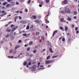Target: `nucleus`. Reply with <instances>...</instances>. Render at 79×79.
<instances>
[{
	"label": "nucleus",
	"mask_w": 79,
	"mask_h": 79,
	"mask_svg": "<svg viewBox=\"0 0 79 79\" xmlns=\"http://www.w3.org/2000/svg\"><path fill=\"white\" fill-rule=\"evenodd\" d=\"M52 60H46L45 61V64H48L52 62Z\"/></svg>",
	"instance_id": "f257e3e1"
},
{
	"label": "nucleus",
	"mask_w": 79,
	"mask_h": 79,
	"mask_svg": "<svg viewBox=\"0 0 79 79\" xmlns=\"http://www.w3.org/2000/svg\"><path fill=\"white\" fill-rule=\"evenodd\" d=\"M37 66L35 65L32 66H31V70L32 71H35V68Z\"/></svg>",
	"instance_id": "f03ea898"
},
{
	"label": "nucleus",
	"mask_w": 79,
	"mask_h": 79,
	"mask_svg": "<svg viewBox=\"0 0 79 79\" xmlns=\"http://www.w3.org/2000/svg\"><path fill=\"white\" fill-rule=\"evenodd\" d=\"M65 13H67V14L71 13V11H70V10H69V9H67L66 10H65Z\"/></svg>",
	"instance_id": "7ed1b4c3"
},
{
	"label": "nucleus",
	"mask_w": 79,
	"mask_h": 79,
	"mask_svg": "<svg viewBox=\"0 0 79 79\" xmlns=\"http://www.w3.org/2000/svg\"><path fill=\"white\" fill-rule=\"evenodd\" d=\"M49 51L51 53H53V51L52 50V47H50L49 48Z\"/></svg>",
	"instance_id": "20e7f679"
},
{
	"label": "nucleus",
	"mask_w": 79,
	"mask_h": 79,
	"mask_svg": "<svg viewBox=\"0 0 79 79\" xmlns=\"http://www.w3.org/2000/svg\"><path fill=\"white\" fill-rule=\"evenodd\" d=\"M17 28H18V26H16V27H15V28H14V29H12V31L13 32V31H15V30H16L17 29Z\"/></svg>",
	"instance_id": "39448f33"
},
{
	"label": "nucleus",
	"mask_w": 79,
	"mask_h": 79,
	"mask_svg": "<svg viewBox=\"0 0 79 79\" xmlns=\"http://www.w3.org/2000/svg\"><path fill=\"white\" fill-rule=\"evenodd\" d=\"M20 23L25 24L26 23V21H20Z\"/></svg>",
	"instance_id": "423d86ee"
},
{
	"label": "nucleus",
	"mask_w": 79,
	"mask_h": 79,
	"mask_svg": "<svg viewBox=\"0 0 79 79\" xmlns=\"http://www.w3.org/2000/svg\"><path fill=\"white\" fill-rule=\"evenodd\" d=\"M31 18H32L34 19H36V16L33 15L32 16H31Z\"/></svg>",
	"instance_id": "0eeeda50"
},
{
	"label": "nucleus",
	"mask_w": 79,
	"mask_h": 79,
	"mask_svg": "<svg viewBox=\"0 0 79 79\" xmlns=\"http://www.w3.org/2000/svg\"><path fill=\"white\" fill-rule=\"evenodd\" d=\"M57 33V30H55V31H54L53 32V37L54 36V35L56 33Z\"/></svg>",
	"instance_id": "6e6552de"
},
{
	"label": "nucleus",
	"mask_w": 79,
	"mask_h": 79,
	"mask_svg": "<svg viewBox=\"0 0 79 79\" xmlns=\"http://www.w3.org/2000/svg\"><path fill=\"white\" fill-rule=\"evenodd\" d=\"M20 47V46L19 45H18V46H16V47H15V50H16L18 48H19Z\"/></svg>",
	"instance_id": "1a4fd4ad"
},
{
	"label": "nucleus",
	"mask_w": 79,
	"mask_h": 79,
	"mask_svg": "<svg viewBox=\"0 0 79 79\" xmlns=\"http://www.w3.org/2000/svg\"><path fill=\"white\" fill-rule=\"evenodd\" d=\"M35 22L36 23H37L38 24L40 23V21H39L38 20H35Z\"/></svg>",
	"instance_id": "9d476101"
},
{
	"label": "nucleus",
	"mask_w": 79,
	"mask_h": 79,
	"mask_svg": "<svg viewBox=\"0 0 79 79\" xmlns=\"http://www.w3.org/2000/svg\"><path fill=\"white\" fill-rule=\"evenodd\" d=\"M11 6V4H8L6 5V7H9V6Z\"/></svg>",
	"instance_id": "9b49d317"
},
{
	"label": "nucleus",
	"mask_w": 79,
	"mask_h": 79,
	"mask_svg": "<svg viewBox=\"0 0 79 79\" xmlns=\"http://www.w3.org/2000/svg\"><path fill=\"white\" fill-rule=\"evenodd\" d=\"M8 3L7 2H4L3 3V4L2 5V6H5V5H6V4H7Z\"/></svg>",
	"instance_id": "f8f14e48"
},
{
	"label": "nucleus",
	"mask_w": 79,
	"mask_h": 79,
	"mask_svg": "<svg viewBox=\"0 0 79 79\" xmlns=\"http://www.w3.org/2000/svg\"><path fill=\"white\" fill-rule=\"evenodd\" d=\"M67 0H64L63 1V3L64 4H67Z\"/></svg>",
	"instance_id": "ddd939ff"
},
{
	"label": "nucleus",
	"mask_w": 79,
	"mask_h": 79,
	"mask_svg": "<svg viewBox=\"0 0 79 79\" xmlns=\"http://www.w3.org/2000/svg\"><path fill=\"white\" fill-rule=\"evenodd\" d=\"M29 55V53L27 54V56H33V54H31L30 55Z\"/></svg>",
	"instance_id": "4468645a"
},
{
	"label": "nucleus",
	"mask_w": 79,
	"mask_h": 79,
	"mask_svg": "<svg viewBox=\"0 0 79 79\" xmlns=\"http://www.w3.org/2000/svg\"><path fill=\"white\" fill-rule=\"evenodd\" d=\"M13 52V50H12V49H11L10 50V51H9V53L11 54Z\"/></svg>",
	"instance_id": "2eb2a0df"
},
{
	"label": "nucleus",
	"mask_w": 79,
	"mask_h": 79,
	"mask_svg": "<svg viewBox=\"0 0 79 79\" xmlns=\"http://www.w3.org/2000/svg\"><path fill=\"white\" fill-rule=\"evenodd\" d=\"M67 20L69 21H71V18H67Z\"/></svg>",
	"instance_id": "dca6fc26"
},
{
	"label": "nucleus",
	"mask_w": 79,
	"mask_h": 79,
	"mask_svg": "<svg viewBox=\"0 0 79 79\" xmlns=\"http://www.w3.org/2000/svg\"><path fill=\"white\" fill-rule=\"evenodd\" d=\"M68 29V27L67 26L65 27V31H67Z\"/></svg>",
	"instance_id": "f3484780"
},
{
	"label": "nucleus",
	"mask_w": 79,
	"mask_h": 79,
	"mask_svg": "<svg viewBox=\"0 0 79 79\" xmlns=\"http://www.w3.org/2000/svg\"><path fill=\"white\" fill-rule=\"evenodd\" d=\"M40 33L39 32H35V35H37L39 34Z\"/></svg>",
	"instance_id": "a211bd4d"
},
{
	"label": "nucleus",
	"mask_w": 79,
	"mask_h": 79,
	"mask_svg": "<svg viewBox=\"0 0 79 79\" xmlns=\"http://www.w3.org/2000/svg\"><path fill=\"white\" fill-rule=\"evenodd\" d=\"M58 56H52V58H55L56 57H57Z\"/></svg>",
	"instance_id": "6ab92c4d"
},
{
	"label": "nucleus",
	"mask_w": 79,
	"mask_h": 79,
	"mask_svg": "<svg viewBox=\"0 0 79 79\" xmlns=\"http://www.w3.org/2000/svg\"><path fill=\"white\" fill-rule=\"evenodd\" d=\"M60 21L62 22H64V18H62L60 19Z\"/></svg>",
	"instance_id": "aec40b11"
},
{
	"label": "nucleus",
	"mask_w": 79,
	"mask_h": 79,
	"mask_svg": "<svg viewBox=\"0 0 79 79\" xmlns=\"http://www.w3.org/2000/svg\"><path fill=\"white\" fill-rule=\"evenodd\" d=\"M30 47L28 48H27V51H30Z\"/></svg>",
	"instance_id": "412c9836"
},
{
	"label": "nucleus",
	"mask_w": 79,
	"mask_h": 79,
	"mask_svg": "<svg viewBox=\"0 0 79 79\" xmlns=\"http://www.w3.org/2000/svg\"><path fill=\"white\" fill-rule=\"evenodd\" d=\"M14 27V25H13V24L10 25V28H11L12 29L13 28L12 27Z\"/></svg>",
	"instance_id": "4be33fe9"
},
{
	"label": "nucleus",
	"mask_w": 79,
	"mask_h": 79,
	"mask_svg": "<svg viewBox=\"0 0 79 79\" xmlns=\"http://www.w3.org/2000/svg\"><path fill=\"white\" fill-rule=\"evenodd\" d=\"M33 42H31L29 43V45H31L32 44Z\"/></svg>",
	"instance_id": "5701e85b"
},
{
	"label": "nucleus",
	"mask_w": 79,
	"mask_h": 79,
	"mask_svg": "<svg viewBox=\"0 0 79 79\" xmlns=\"http://www.w3.org/2000/svg\"><path fill=\"white\" fill-rule=\"evenodd\" d=\"M29 26H27V28H26V30H28L29 29Z\"/></svg>",
	"instance_id": "b1692460"
},
{
	"label": "nucleus",
	"mask_w": 79,
	"mask_h": 79,
	"mask_svg": "<svg viewBox=\"0 0 79 79\" xmlns=\"http://www.w3.org/2000/svg\"><path fill=\"white\" fill-rule=\"evenodd\" d=\"M50 58V56H48L46 58V59H47V60H48V59H49V58Z\"/></svg>",
	"instance_id": "393cba45"
},
{
	"label": "nucleus",
	"mask_w": 79,
	"mask_h": 79,
	"mask_svg": "<svg viewBox=\"0 0 79 79\" xmlns=\"http://www.w3.org/2000/svg\"><path fill=\"white\" fill-rule=\"evenodd\" d=\"M40 62H39L37 64V65H38V66H37V68H38L39 67V65H40Z\"/></svg>",
	"instance_id": "a878e982"
},
{
	"label": "nucleus",
	"mask_w": 79,
	"mask_h": 79,
	"mask_svg": "<svg viewBox=\"0 0 79 79\" xmlns=\"http://www.w3.org/2000/svg\"><path fill=\"white\" fill-rule=\"evenodd\" d=\"M9 30V28H7V30H6V31H8V32H10V29L9 30Z\"/></svg>",
	"instance_id": "bb28decb"
},
{
	"label": "nucleus",
	"mask_w": 79,
	"mask_h": 79,
	"mask_svg": "<svg viewBox=\"0 0 79 79\" xmlns=\"http://www.w3.org/2000/svg\"><path fill=\"white\" fill-rule=\"evenodd\" d=\"M9 36H10L9 35H7L6 36V38H8L9 37Z\"/></svg>",
	"instance_id": "cd10ccee"
},
{
	"label": "nucleus",
	"mask_w": 79,
	"mask_h": 79,
	"mask_svg": "<svg viewBox=\"0 0 79 79\" xmlns=\"http://www.w3.org/2000/svg\"><path fill=\"white\" fill-rule=\"evenodd\" d=\"M77 14V12L76 11H74V15H76Z\"/></svg>",
	"instance_id": "c85d7f7f"
},
{
	"label": "nucleus",
	"mask_w": 79,
	"mask_h": 79,
	"mask_svg": "<svg viewBox=\"0 0 79 79\" xmlns=\"http://www.w3.org/2000/svg\"><path fill=\"white\" fill-rule=\"evenodd\" d=\"M49 1V0H46V3H48Z\"/></svg>",
	"instance_id": "c756f323"
},
{
	"label": "nucleus",
	"mask_w": 79,
	"mask_h": 79,
	"mask_svg": "<svg viewBox=\"0 0 79 79\" xmlns=\"http://www.w3.org/2000/svg\"><path fill=\"white\" fill-rule=\"evenodd\" d=\"M19 2H24V0H19Z\"/></svg>",
	"instance_id": "7c9ffc66"
},
{
	"label": "nucleus",
	"mask_w": 79,
	"mask_h": 79,
	"mask_svg": "<svg viewBox=\"0 0 79 79\" xmlns=\"http://www.w3.org/2000/svg\"><path fill=\"white\" fill-rule=\"evenodd\" d=\"M27 63L26 62H24V63L23 64V65H27Z\"/></svg>",
	"instance_id": "2f4dec72"
},
{
	"label": "nucleus",
	"mask_w": 79,
	"mask_h": 79,
	"mask_svg": "<svg viewBox=\"0 0 79 79\" xmlns=\"http://www.w3.org/2000/svg\"><path fill=\"white\" fill-rule=\"evenodd\" d=\"M8 58H13V56H8Z\"/></svg>",
	"instance_id": "473e14b6"
},
{
	"label": "nucleus",
	"mask_w": 79,
	"mask_h": 79,
	"mask_svg": "<svg viewBox=\"0 0 79 79\" xmlns=\"http://www.w3.org/2000/svg\"><path fill=\"white\" fill-rule=\"evenodd\" d=\"M41 39H42L43 40H44V37L43 36H41Z\"/></svg>",
	"instance_id": "72a5a7b5"
},
{
	"label": "nucleus",
	"mask_w": 79,
	"mask_h": 79,
	"mask_svg": "<svg viewBox=\"0 0 79 79\" xmlns=\"http://www.w3.org/2000/svg\"><path fill=\"white\" fill-rule=\"evenodd\" d=\"M13 35H14V36H16V32H14V34H13Z\"/></svg>",
	"instance_id": "f704fd0d"
},
{
	"label": "nucleus",
	"mask_w": 79,
	"mask_h": 79,
	"mask_svg": "<svg viewBox=\"0 0 79 79\" xmlns=\"http://www.w3.org/2000/svg\"><path fill=\"white\" fill-rule=\"evenodd\" d=\"M18 19V16H16L15 18V19Z\"/></svg>",
	"instance_id": "c9c22d12"
},
{
	"label": "nucleus",
	"mask_w": 79,
	"mask_h": 79,
	"mask_svg": "<svg viewBox=\"0 0 79 79\" xmlns=\"http://www.w3.org/2000/svg\"><path fill=\"white\" fill-rule=\"evenodd\" d=\"M40 3H41V4H42V5H43L44 4V3H43V2H40Z\"/></svg>",
	"instance_id": "e433bc0d"
},
{
	"label": "nucleus",
	"mask_w": 79,
	"mask_h": 79,
	"mask_svg": "<svg viewBox=\"0 0 79 79\" xmlns=\"http://www.w3.org/2000/svg\"><path fill=\"white\" fill-rule=\"evenodd\" d=\"M25 12L27 13V12H28V10H27V9H25Z\"/></svg>",
	"instance_id": "4c0bfd02"
},
{
	"label": "nucleus",
	"mask_w": 79,
	"mask_h": 79,
	"mask_svg": "<svg viewBox=\"0 0 79 79\" xmlns=\"http://www.w3.org/2000/svg\"><path fill=\"white\" fill-rule=\"evenodd\" d=\"M36 52H37V51L36 50H34V51L33 53H35Z\"/></svg>",
	"instance_id": "58836bf2"
},
{
	"label": "nucleus",
	"mask_w": 79,
	"mask_h": 79,
	"mask_svg": "<svg viewBox=\"0 0 79 79\" xmlns=\"http://www.w3.org/2000/svg\"><path fill=\"white\" fill-rule=\"evenodd\" d=\"M1 12L2 13H5V11H4V10H2V12Z\"/></svg>",
	"instance_id": "ea45409f"
},
{
	"label": "nucleus",
	"mask_w": 79,
	"mask_h": 79,
	"mask_svg": "<svg viewBox=\"0 0 79 79\" xmlns=\"http://www.w3.org/2000/svg\"><path fill=\"white\" fill-rule=\"evenodd\" d=\"M19 19H21V17L20 16H19Z\"/></svg>",
	"instance_id": "a19ab883"
},
{
	"label": "nucleus",
	"mask_w": 79,
	"mask_h": 79,
	"mask_svg": "<svg viewBox=\"0 0 79 79\" xmlns=\"http://www.w3.org/2000/svg\"><path fill=\"white\" fill-rule=\"evenodd\" d=\"M31 2V0H29V1H28V3L29 4Z\"/></svg>",
	"instance_id": "79ce46f5"
},
{
	"label": "nucleus",
	"mask_w": 79,
	"mask_h": 79,
	"mask_svg": "<svg viewBox=\"0 0 79 79\" xmlns=\"http://www.w3.org/2000/svg\"><path fill=\"white\" fill-rule=\"evenodd\" d=\"M11 0H7V1L8 2H10Z\"/></svg>",
	"instance_id": "37998d69"
},
{
	"label": "nucleus",
	"mask_w": 79,
	"mask_h": 79,
	"mask_svg": "<svg viewBox=\"0 0 79 79\" xmlns=\"http://www.w3.org/2000/svg\"><path fill=\"white\" fill-rule=\"evenodd\" d=\"M14 38H15V37L14 36H12V37H11V39H14Z\"/></svg>",
	"instance_id": "c03bdc74"
},
{
	"label": "nucleus",
	"mask_w": 79,
	"mask_h": 79,
	"mask_svg": "<svg viewBox=\"0 0 79 79\" xmlns=\"http://www.w3.org/2000/svg\"><path fill=\"white\" fill-rule=\"evenodd\" d=\"M8 24H6L5 25V27H7L8 26Z\"/></svg>",
	"instance_id": "a18cd8bd"
},
{
	"label": "nucleus",
	"mask_w": 79,
	"mask_h": 79,
	"mask_svg": "<svg viewBox=\"0 0 79 79\" xmlns=\"http://www.w3.org/2000/svg\"><path fill=\"white\" fill-rule=\"evenodd\" d=\"M28 65H31V62H29L28 63Z\"/></svg>",
	"instance_id": "49530a36"
},
{
	"label": "nucleus",
	"mask_w": 79,
	"mask_h": 79,
	"mask_svg": "<svg viewBox=\"0 0 79 79\" xmlns=\"http://www.w3.org/2000/svg\"><path fill=\"white\" fill-rule=\"evenodd\" d=\"M27 34H23V36H27Z\"/></svg>",
	"instance_id": "de8ad7c7"
},
{
	"label": "nucleus",
	"mask_w": 79,
	"mask_h": 79,
	"mask_svg": "<svg viewBox=\"0 0 79 79\" xmlns=\"http://www.w3.org/2000/svg\"><path fill=\"white\" fill-rule=\"evenodd\" d=\"M60 29H61V30L63 29V27H60Z\"/></svg>",
	"instance_id": "09e8293b"
},
{
	"label": "nucleus",
	"mask_w": 79,
	"mask_h": 79,
	"mask_svg": "<svg viewBox=\"0 0 79 79\" xmlns=\"http://www.w3.org/2000/svg\"><path fill=\"white\" fill-rule=\"evenodd\" d=\"M22 54H23V53H20V54H19V57H20V55H22Z\"/></svg>",
	"instance_id": "8fccbe9b"
},
{
	"label": "nucleus",
	"mask_w": 79,
	"mask_h": 79,
	"mask_svg": "<svg viewBox=\"0 0 79 79\" xmlns=\"http://www.w3.org/2000/svg\"><path fill=\"white\" fill-rule=\"evenodd\" d=\"M11 23H12V22H11V21H10V22H9V23H8V24H10Z\"/></svg>",
	"instance_id": "3c124183"
},
{
	"label": "nucleus",
	"mask_w": 79,
	"mask_h": 79,
	"mask_svg": "<svg viewBox=\"0 0 79 79\" xmlns=\"http://www.w3.org/2000/svg\"><path fill=\"white\" fill-rule=\"evenodd\" d=\"M19 13L20 14H22L23 13V12H22V11H19Z\"/></svg>",
	"instance_id": "603ef678"
},
{
	"label": "nucleus",
	"mask_w": 79,
	"mask_h": 79,
	"mask_svg": "<svg viewBox=\"0 0 79 79\" xmlns=\"http://www.w3.org/2000/svg\"><path fill=\"white\" fill-rule=\"evenodd\" d=\"M33 25H31V27H30V28H31V29H32L33 28Z\"/></svg>",
	"instance_id": "864d4df0"
},
{
	"label": "nucleus",
	"mask_w": 79,
	"mask_h": 79,
	"mask_svg": "<svg viewBox=\"0 0 79 79\" xmlns=\"http://www.w3.org/2000/svg\"><path fill=\"white\" fill-rule=\"evenodd\" d=\"M62 41H65V39L64 38L62 39Z\"/></svg>",
	"instance_id": "5fc2aeb1"
},
{
	"label": "nucleus",
	"mask_w": 79,
	"mask_h": 79,
	"mask_svg": "<svg viewBox=\"0 0 79 79\" xmlns=\"http://www.w3.org/2000/svg\"><path fill=\"white\" fill-rule=\"evenodd\" d=\"M77 27H76V28H75V30L77 31Z\"/></svg>",
	"instance_id": "6e6d98bb"
},
{
	"label": "nucleus",
	"mask_w": 79,
	"mask_h": 79,
	"mask_svg": "<svg viewBox=\"0 0 79 79\" xmlns=\"http://www.w3.org/2000/svg\"><path fill=\"white\" fill-rule=\"evenodd\" d=\"M7 14V13H6L5 14H3V15H6V14Z\"/></svg>",
	"instance_id": "4d7b16f0"
},
{
	"label": "nucleus",
	"mask_w": 79,
	"mask_h": 79,
	"mask_svg": "<svg viewBox=\"0 0 79 79\" xmlns=\"http://www.w3.org/2000/svg\"><path fill=\"white\" fill-rule=\"evenodd\" d=\"M42 42V40H40V41H39V42L40 43H41V42Z\"/></svg>",
	"instance_id": "13d9d810"
},
{
	"label": "nucleus",
	"mask_w": 79,
	"mask_h": 79,
	"mask_svg": "<svg viewBox=\"0 0 79 79\" xmlns=\"http://www.w3.org/2000/svg\"><path fill=\"white\" fill-rule=\"evenodd\" d=\"M72 27L73 28L74 27V25H72Z\"/></svg>",
	"instance_id": "bf43d9fd"
},
{
	"label": "nucleus",
	"mask_w": 79,
	"mask_h": 79,
	"mask_svg": "<svg viewBox=\"0 0 79 79\" xmlns=\"http://www.w3.org/2000/svg\"><path fill=\"white\" fill-rule=\"evenodd\" d=\"M21 40H19V43H21Z\"/></svg>",
	"instance_id": "052dcab7"
},
{
	"label": "nucleus",
	"mask_w": 79,
	"mask_h": 79,
	"mask_svg": "<svg viewBox=\"0 0 79 79\" xmlns=\"http://www.w3.org/2000/svg\"><path fill=\"white\" fill-rule=\"evenodd\" d=\"M39 7H42V5H41V4H40V5H39Z\"/></svg>",
	"instance_id": "680f3d73"
},
{
	"label": "nucleus",
	"mask_w": 79,
	"mask_h": 79,
	"mask_svg": "<svg viewBox=\"0 0 79 79\" xmlns=\"http://www.w3.org/2000/svg\"><path fill=\"white\" fill-rule=\"evenodd\" d=\"M79 33V31H76V34H78Z\"/></svg>",
	"instance_id": "e2e57ef3"
},
{
	"label": "nucleus",
	"mask_w": 79,
	"mask_h": 79,
	"mask_svg": "<svg viewBox=\"0 0 79 79\" xmlns=\"http://www.w3.org/2000/svg\"><path fill=\"white\" fill-rule=\"evenodd\" d=\"M30 35V34L29 33L28 34V35L27 36V37H28V36H29V35Z\"/></svg>",
	"instance_id": "0e129e2a"
},
{
	"label": "nucleus",
	"mask_w": 79,
	"mask_h": 79,
	"mask_svg": "<svg viewBox=\"0 0 79 79\" xmlns=\"http://www.w3.org/2000/svg\"><path fill=\"white\" fill-rule=\"evenodd\" d=\"M16 5H19V3L18 2H16Z\"/></svg>",
	"instance_id": "69168bd1"
},
{
	"label": "nucleus",
	"mask_w": 79,
	"mask_h": 79,
	"mask_svg": "<svg viewBox=\"0 0 79 79\" xmlns=\"http://www.w3.org/2000/svg\"><path fill=\"white\" fill-rule=\"evenodd\" d=\"M4 15H0V16H1V17H3V16H4Z\"/></svg>",
	"instance_id": "338daca9"
},
{
	"label": "nucleus",
	"mask_w": 79,
	"mask_h": 79,
	"mask_svg": "<svg viewBox=\"0 0 79 79\" xmlns=\"http://www.w3.org/2000/svg\"><path fill=\"white\" fill-rule=\"evenodd\" d=\"M28 46V45L27 44H26L25 45V47H27V46Z\"/></svg>",
	"instance_id": "774afa93"
}]
</instances>
